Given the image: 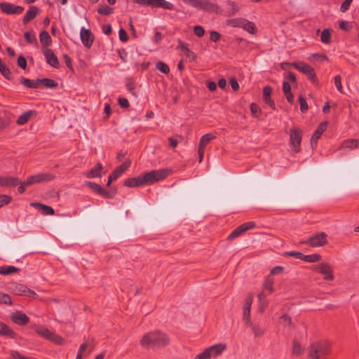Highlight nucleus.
I'll use <instances>...</instances> for the list:
<instances>
[{
    "mask_svg": "<svg viewBox=\"0 0 359 359\" xmlns=\"http://www.w3.org/2000/svg\"><path fill=\"white\" fill-rule=\"evenodd\" d=\"M168 343L169 337L168 335L159 330L144 334L140 340V344L147 348L163 347Z\"/></svg>",
    "mask_w": 359,
    "mask_h": 359,
    "instance_id": "1",
    "label": "nucleus"
},
{
    "mask_svg": "<svg viewBox=\"0 0 359 359\" xmlns=\"http://www.w3.org/2000/svg\"><path fill=\"white\" fill-rule=\"evenodd\" d=\"M330 344L327 341H317L311 344L309 348L310 359H319L330 353Z\"/></svg>",
    "mask_w": 359,
    "mask_h": 359,
    "instance_id": "2",
    "label": "nucleus"
},
{
    "mask_svg": "<svg viewBox=\"0 0 359 359\" xmlns=\"http://www.w3.org/2000/svg\"><path fill=\"white\" fill-rule=\"evenodd\" d=\"M142 175L145 184H151L165 179L169 175V171L166 169L154 170Z\"/></svg>",
    "mask_w": 359,
    "mask_h": 359,
    "instance_id": "3",
    "label": "nucleus"
},
{
    "mask_svg": "<svg viewBox=\"0 0 359 359\" xmlns=\"http://www.w3.org/2000/svg\"><path fill=\"white\" fill-rule=\"evenodd\" d=\"M133 2L153 8H163L170 11L174 9L173 4L165 0H133Z\"/></svg>",
    "mask_w": 359,
    "mask_h": 359,
    "instance_id": "4",
    "label": "nucleus"
},
{
    "mask_svg": "<svg viewBox=\"0 0 359 359\" xmlns=\"http://www.w3.org/2000/svg\"><path fill=\"white\" fill-rule=\"evenodd\" d=\"M292 65L298 71L306 74L313 83H316V73L312 67L304 62H293L292 63Z\"/></svg>",
    "mask_w": 359,
    "mask_h": 359,
    "instance_id": "5",
    "label": "nucleus"
},
{
    "mask_svg": "<svg viewBox=\"0 0 359 359\" xmlns=\"http://www.w3.org/2000/svg\"><path fill=\"white\" fill-rule=\"evenodd\" d=\"M302 137V131L299 128H292L290 130V144L295 153L300 151Z\"/></svg>",
    "mask_w": 359,
    "mask_h": 359,
    "instance_id": "6",
    "label": "nucleus"
},
{
    "mask_svg": "<svg viewBox=\"0 0 359 359\" xmlns=\"http://www.w3.org/2000/svg\"><path fill=\"white\" fill-rule=\"evenodd\" d=\"M304 243L313 248L323 246L327 243V235L324 232L318 233Z\"/></svg>",
    "mask_w": 359,
    "mask_h": 359,
    "instance_id": "7",
    "label": "nucleus"
},
{
    "mask_svg": "<svg viewBox=\"0 0 359 359\" xmlns=\"http://www.w3.org/2000/svg\"><path fill=\"white\" fill-rule=\"evenodd\" d=\"M256 226L255 222H248L242 224L241 225L236 227L228 236L229 240H233L235 238L241 236L245 231L254 229Z\"/></svg>",
    "mask_w": 359,
    "mask_h": 359,
    "instance_id": "8",
    "label": "nucleus"
},
{
    "mask_svg": "<svg viewBox=\"0 0 359 359\" xmlns=\"http://www.w3.org/2000/svg\"><path fill=\"white\" fill-rule=\"evenodd\" d=\"M315 268L323 276L325 280H332L334 279L333 270L331 265L327 262L320 263Z\"/></svg>",
    "mask_w": 359,
    "mask_h": 359,
    "instance_id": "9",
    "label": "nucleus"
},
{
    "mask_svg": "<svg viewBox=\"0 0 359 359\" xmlns=\"http://www.w3.org/2000/svg\"><path fill=\"white\" fill-rule=\"evenodd\" d=\"M0 8L4 13L8 15L20 14L24 11L22 6H16L11 3H1Z\"/></svg>",
    "mask_w": 359,
    "mask_h": 359,
    "instance_id": "10",
    "label": "nucleus"
},
{
    "mask_svg": "<svg viewBox=\"0 0 359 359\" xmlns=\"http://www.w3.org/2000/svg\"><path fill=\"white\" fill-rule=\"evenodd\" d=\"M84 184L86 186L88 187L90 189H92L94 192L98 194L99 195L106 198H111L114 196L113 194L110 193L109 191H105L98 184L91 182L90 181H86Z\"/></svg>",
    "mask_w": 359,
    "mask_h": 359,
    "instance_id": "11",
    "label": "nucleus"
},
{
    "mask_svg": "<svg viewBox=\"0 0 359 359\" xmlns=\"http://www.w3.org/2000/svg\"><path fill=\"white\" fill-rule=\"evenodd\" d=\"M80 36L83 44L88 48H90L94 39L92 32L89 29L82 27L81 29Z\"/></svg>",
    "mask_w": 359,
    "mask_h": 359,
    "instance_id": "12",
    "label": "nucleus"
},
{
    "mask_svg": "<svg viewBox=\"0 0 359 359\" xmlns=\"http://www.w3.org/2000/svg\"><path fill=\"white\" fill-rule=\"evenodd\" d=\"M11 319L13 323L19 325H25L29 321V317L21 311L12 313L11 315Z\"/></svg>",
    "mask_w": 359,
    "mask_h": 359,
    "instance_id": "13",
    "label": "nucleus"
},
{
    "mask_svg": "<svg viewBox=\"0 0 359 359\" xmlns=\"http://www.w3.org/2000/svg\"><path fill=\"white\" fill-rule=\"evenodd\" d=\"M43 54L48 65L55 68H59L60 63L55 54L51 49H44Z\"/></svg>",
    "mask_w": 359,
    "mask_h": 359,
    "instance_id": "14",
    "label": "nucleus"
},
{
    "mask_svg": "<svg viewBox=\"0 0 359 359\" xmlns=\"http://www.w3.org/2000/svg\"><path fill=\"white\" fill-rule=\"evenodd\" d=\"M196 8L203 9L206 11L218 12V6L208 0H198Z\"/></svg>",
    "mask_w": 359,
    "mask_h": 359,
    "instance_id": "15",
    "label": "nucleus"
},
{
    "mask_svg": "<svg viewBox=\"0 0 359 359\" xmlns=\"http://www.w3.org/2000/svg\"><path fill=\"white\" fill-rule=\"evenodd\" d=\"M20 180L11 176H0V187H12L18 185Z\"/></svg>",
    "mask_w": 359,
    "mask_h": 359,
    "instance_id": "16",
    "label": "nucleus"
},
{
    "mask_svg": "<svg viewBox=\"0 0 359 359\" xmlns=\"http://www.w3.org/2000/svg\"><path fill=\"white\" fill-rule=\"evenodd\" d=\"M177 49L182 51L184 53L185 56L190 61H194L196 60V54L188 48V44L183 42L182 41H181V40L178 41V46L177 47Z\"/></svg>",
    "mask_w": 359,
    "mask_h": 359,
    "instance_id": "17",
    "label": "nucleus"
},
{
    "mask_svg": "<svg viewBox=\"0 0 359 359\" xmlns=\"http://www.w3.org/2000/svg\"><path fill=\"white\" fill-rule=\"evenodd\" d=\"M328 123L327 121L322 122L318 126V128L314 132L311 138V144L312 147L316 144L318 140L320 137L322 133L327 129Z\"/></svg>",
    "mask_w": 359,
    "mask_h": 359,
    "instance_id": "18",
    "label": "nucleus"
},
{
    "mask_svg": "<svg viewBox=\"0 0 359 359\" xmlns=\"http://www.w3.org/2000/svg\"><path fill=\"white\" fill-rule=\"evenodd\" d=\"M123 184L128 187H137L145 185L143 175L142 174L137 177L126 179Z\"/></svg>",
    "mask_w": 359,
    "mask_h": 359,
    "instance_id": "19",
    "label": "nucleus"
},
{
    "mask_svg": "<svg viewBox=\"0 0 359 359\" xmlns=\"http://www.w3.org/2000/svg\"><path fill=\"white\" fill-rule=\"evenodd\" d=\"M252 299L251 296H248L245 299V304L243 308V320L245 321V323H250V309L252 305Z\"/></svg>",
    "mask_w": 359,
    "mask_h": 359,
    "instance_id": "20",
    "label": "nucleus"
},
{
    "mask_svg": "<svg viewBox=\"0 0 359 359\" xmlns=\"http://www.w3.org/2000/svg\"><path fill=\"white\" fill-rule=\"evenodd\" d=\"M39 11V9L36 6H30L22 19L23 23L27 24L29 21L34 20L38 15Z\"/></svg>",
    "mask_w": 359,
    "mask_h": 359,
    "instance_id": "21",
    "label": "nucleus"
},
{
    "mask_svg": "<svg viewBox=\"0 0 359 359\" xmlns=\"http://www.w3.org/2000/svg\"><path fill=\"white\" fill-rule=\"evenodd\" d=\"M226 348V344H217L213 346H211L206 349L210 356H217L220 355Z\"/></svg>",
    "mask_w": 359,
    "mask_h": 359,
    "instance_id": "22",
    "label": "nucleus"
},
{
    "mask_svg": "<svg viewBox=\"0 0 359 359\" xmlns=\"http://www.w3.org/2000/svg\"><path fill=\"white\" fill-rule=\"evenodd\" d=\"M247 326L251 328L252 332L255 337H261L265 332V328L259 324L253 323L250 321V323L245 324Z\"/></svg>",
    "mask_w": 359,
    "mask_h": 359,
    "instance_id": "23",
    "label": "nucleus"
},
{
    "mask_svg": "<svg viewBox=\"0 0 359 359\" xmlns=\"http://www.w3.org/2000/svg\"><path fill=\"white\" fill-rule=\"evenodd\" d=\"M31 205L36 208H39L42 214L44 215H53L55 213L53 208L46 205L39 203H32Z\"/></svg>",
    "mask_w": 359,
    "mask_h": 359,
    "instance_id": "24",
    "label": "nucleus"
},
{
    "mask_svg": "<svg viewBox=\"0 0 359 359\" xmlns=\"http://www.w3.org/2000/svg\"><path fill=\"white\" fill-rule=\"evenodd\" d=\"M130 165V161H126L119 166H118L111 174L116 180L119 177Z\"/></svg>",
    "mask_w": 359,
    "mask_h": 359,
    "instance_id": "25",
    "label": "nucleus"
},
{
    "mask_svg": "<svg viewBox=\"0 0 359 359\" xmlns=\"http://www.w3.org/2000/svg\"><path fill=\"white\" fill-rule=\"evenodd\" d=\"M40 79L36 80H32L26 78H22L20 83L27 88H37L40 85Z\"/></svg>",
    "mask_w": 359,
    "mask_h": 359,
    "instance_id": "26",
    "label": "nucleus"
},
{
    "mask_svg": "<svg viewBox=\"0 0 359 359\" xmlns=\"http://www.w3.org/2000/svg\"><path fill=\"white\" fill-rule=\"evenodd\" d=\"M102 169V165L101 163H98L96 165V167L95 168L91 169L90 171H88L86 176L88 178H93V177H100L102 176L101 170Z\"/></svg>",
    "mask_w": 359,
    "mask_h": 359,
    "instance_id": "27",
    "label": "nucleus"
},
{
    "mask_svg": "<svg viewBox=\"0 0 359 359\" xmlns=\"http://www.w3.org/2000/svg\"><path fill=\"white\" fill-rule=\"evenodd\" d=\"M215 138V136L211 133L203 135L200 139L198 147L205 149V146Z\"/></svg>",
    "mask_w": 359,
    "mask_h": 359,
    "instance_id": "28",
    "label": "nucleus"
},
{
    "mask_svg": "<svg viewBox=\"0 0 359 359\" xmlns=\"http://www.w3.org/2000/svg\"><path fill=\"white\" fill-rule=\"evenodd\" d=\"M19 271H20V269L17 268L14 266H0V275H3V276H9L12 273L18 272Z\"/></svg>",
    "mask_w": 359,
    "mask_h": 359,
    "instance_id": "29",
    "label": "nucleus"
},
{
    "mask_svg": "<svg viewBox=\"0 0 359 359\" xmlns=\"http://www.w3.org/2000/svg\"><path fill=\"white\" fill-rule=\"evenodd\" d=\"M0 334L11 338L15 337V332L4 323H0Z\"/></svg>",
    "mask_w": 359,
    "mask_h": 359,
    "instance_id": "30",
    "label": "nucleus"
},
{
    "mask_svg": "<svg viewBox=\"0 0 359 359\" xmlns=\"http://www.w3.org/2000/svg\"><path fill=\"white\" fill-rule=\"evenodd\" d=\"M34 112L33 111H28L23 113L16 120L17 124H18V125L25 124L31 118V117L34 114Z\"/></svg>",
    "mask_w": 359,
    "mask_h": 359,
    "instance_id": "31",
    "label": "nucleus"
},
{
    "mask_svg": "<svg viewBox=\"0 0 359 359\" xmlns=\"http://www.w3.org/2000/svg\"><path fill=\"white\" fill-rule=\"evenodd\" d=\"M34 176L38 183L49 182L55 178V176L50 173H39Z\"/></svg>",
    "mask_w": 359,
    "mask_h": 359,
    "instance_id": "32",
    "label": "nucleus"
},
{
    "mask_svg": "<svg viewBox=\"0 0 359 359\" xmlns=\"http://www.w3.org/2000/svg\"><path fill=\"white\" fill-rule=\"evenodd\" d=\"M39 39L41 44L44 46H48L52 43L50 34L47 31H42L39 35Z\"/></svg>",
    "mask_w": 359,
    "mask_h": 359,
    "instance_id": "33",
    "label": "nucleus"
},
{
    "mask_svg": "<svg viewBox=\"0 0 359 359\" xmlns=\"http://www.w3.org/2000/svg\"><path fill=\"white\" fill-rule=\"evenodd\" d=\"M35 332L39 334L40 336L46 338V339H49L50 337L52 334V332L49 330L48 328L43 326H39L35 329Z\"/></svg>",
    "mask_w": 359,
    "mask_h": 359,
    "instance_id": "34",
    "label": "nucleus"
},
{
    "mask_svg": "<svg viewBox=\"0 0 359 359\" xmlns=\"http://www.w3.org/2000/svg\"><path fill=\"white\" fill-rule=\"evenodd\" d=\"M273 283L274 279L271 276H269L266 278L263 287L264 290H268L269 293H272L273 292Z\"/></svg>",
    "mask_w": 359,
    "mask_h": 359,
    "instance_id": "35",
    "label": "nucleus"
},
{
    "mask_svg": "<svg viewBox=\"0 0 359 359\" xmlns=\"http://www.w3.org/2000/svg\"><path fill=\"white\" fill-rule=\"evenodd\" d=\"M40 84H43L47 88H54L58 86V83L51 79H41L39 80Z\"/></svg>",
    "mask_w": 359,
    "mask_h": 359,
    "instance_id": "36",
    "label": "nucleus"
},
{
    "mask_svg": "<svg viewBox=\"0 0 359 359\" xmlns=\"http://www.w3.org/2000/svg\"><path fill=\"white\" fill-rule=\"evenodd\" d=\"M359 140L354 139H348L343 142L341 147L350 149H355L358 147Z\"/></svg>",
    "mask_w": 359,
    "mask_h": 359,
    "instance_id": "37",
    "label": "nucleus"
},
{
    "mask_svg": "<svg viewBox=\"0 0 359 359\" xmlns=\"http://www.w3.org/2000/svg\"><path fill=\"white\" fill-rule=\"evenodd\" d=\"M243 29L249 32L251 34H255L257 32V29L255 26V25L250 21L245 20Z\"/></svg>",
    "mask_w": 359,
    "mask_h": 359,
    "instance_id": "38",
    "label": "nucleus"
},
{
    "mask_svg": "<svg viewBox=\"0 0 359 359\" xmlns=\"http://www.w3.org/2000/svg\"><path fill=\"white\" fill-rule=\"evenodd\" d=\"M246 19L244 18H233L228 21V24L233 27H242L245 22Z\"/></svg>",
    "mask_w": 359,
    "mask_h": 359,
    "instance_id": "39",
    "label": "nucleus"
},
{
    "mask_svg": "<svg viewBox=\"0 0 359 359\" xmlns=\"http://www.w3.org/2000/svg\"><path fill=\"white\" fill-rule=\"evenodd\" d=\"M320 258L321 256L319 254L304 255L302 260L309 263H314L319 261Z\"/></svg>",
    "mask_w": 359,
    "mask_h": 359,
    "instance_id": "40",
    "label": "nucleus"
},
{
    "mask_svg": "<svg viewBox=\"0 0 359 359\" xmlns=\"http://www.w3.org/2000/svg\"><path fill=\"white\" fill-rule=\"evenodd\" d=\"M320 41L323 43H330L331 42V35L330 29H325L323 30L320 35Z\"/></svg>",
    "mask_w": 359,
    "mask_h": 359,
    "instance_id": "41",
    "label": "nucleus"
},
{
    "mask_svg": "<svg viewBox=\"0 0 359 359\" xmlns=\"http://www.w3.org/2000/svg\"><path fill=\"white\" fill-rule=\"evenodd\" d=\"M156 68L163 74H168L170 72V68L165 62L158 61L156 64Z\"/></svg>",
    "mask_w": 359,
    "mask_h": 359,
    "instance_id": "42",
    "label": "nucleus"
},
{
    "mask_svg": "<svg viewBox=\"0 0 359 359\" xmlns=\"http://www.w3.org/2000/svg\"><path fill=\"white\" fill-rule=\"evenodd\" d=\"M228 15H235L239 10L238 6L233 1H228Z\"/></svg>",
    "mask_w": 359,
    "mask_h": 359,
    "instance_id": "43",
    "label": "nucleus"
},
{
    "mask_svg": "<svg viewBox=\"0 0 359 359\" xmlns=\"http://www.w3.org/2000/svg\"><path fill=\"white\" fill-rule=\"evenodd\" d=\"M303 352V348L302 347L301 344L297 341H293V346H292V353L295 355H299Z\"/></svg>",
    "mask_w": 359,
    "mask_h": 359,
    "instance_id": "44",
    "label": "nucleus"
},
{
    "mask_svg": "<svg viewBox=\"0 0 359 359\" xmlns=\"http://www.w3.org/2000/svg\"><path fill=\"white\" fill-rule=\"evenodd\" d=\"M48 340L54 342L57 345H62L65 343V339L61 336L53 332L52 333Z\"/></svg>",
    "mask_w": 359,
    "mask_h": 359,
    "instance_id": "45",
    "label": "nucleus"
},
{
    "mask_svg": "<svg viewBox=\"0 0 359 359\" xmlns=\"http://www.w3.org/2000/svg\"><path fill=\"white\" fill-rule=\"evenodd\" d=\"M0 72L6 79L11 80L12 79V74L4 63L0 67Z\"/></svg>",
    "mask_w": 359,
    "mask_h": 359,
    "instance_id": "46",
    "label": "nucleus"
},
{
    "mask_svg": "<svg viewBox=\"0 0 359 359\" xmlns=\"http://www.w3.org/2000/svg\"><path fill=\"white\" fill-rule=\"evenodd\" d=\"M114 8L108 6H103L97 9V13L103 15H109L113 13Z\"/></svg>",
    "mask_w": 359,
    "mask_h": 359,
    "instance_id": "47",
    "label": "nucleus"
},
{
    "mask_svg": "<svg viewBox=\"0 0 359 359\" xmlns=\"http://www.w3.org/2000/svg\"><path fill=\"white\" fill-rule=\"evenodd\" d=\"M27 287L22 285V284H18L15 286V288L13 289L15 293L18 295H24L25 294V290H27Z\"/></svg>",
    "mask_w": 359,
    "mask_h": 359,
    "instance_id": "48",
    "label": "nucleus"
},
{
    "mask_svg": "<svg viewBox=\"0 0 359 359\" xmlns=\"http://www.w3.org/2000/svg\"><path fill=\"white\" fill-rule=\"evenodd\" d=\"M299 102L300 105V110L302 113H304L308 109V104L306 100L302 95L299 96Z\"/></svg>",
    "mask_w": 359,
    "mask_h": 359,
    "instance_id": "49",
    "label": "nucleus"
},
{
    "mask_svg": "<svg viewBox=\"0 0 359 359\" xmlns=\"http://www.w3.org/2000/svg\"><path fill=\"white\" fill-rule=\"evenodd\" d=\"M0 304H11L12 302L11 297L7 294L0 292Z\"/></svg>",
    "mask_w": 359,
    "mask_h": 359,
    "instance_id": "50",
    "label": "nucleus"
},
{
    "mask_svg": "<svg viewBox=\"0 0 359 359\" xmlns=\"http://www.w3.org/2000/svg\"><path fill=\"white\" fill-rule=\"evenodd\" d=\"M285 255L287 256V257H294L298 259L302 260L304 254L300 252L292 251V252H286L285 253Z\"/></svg>",
    "mask_w": 359,
    "mask_h": 359,
    "instance_id": "51",
    "label": "nucleus"
},
{
    "mask_svg": "<svg viewBox=\"0 0 359 359\" xmlns=\"http://www.w3.org/2000/svg\"><path fill=\"white\" fill-rule=\"evenodd\" d=\"M334 84L337 90L340 93H343V88L341 85V78L339 75H337L334 77Z\"/></svg>",
    "mask_w": 359,
    "mask_h": 359,
    "instance_id": "52",
    "label": "nucleus"
},
{
    "mask_svg": "<svg viewBox=\"0 0 359 359\" xmlns=\"http://www.w3.org/2000/svg\"><path fill=\"white\" fill-rule=\"evenodd\" d=\"M11 201V198L7 195H0V208L8 204Z\"/></svg>",
    "mask_w": 359,
    "mask_h": 359,
    "instance_id": "53",
    "label": "nucleus"
},
{
    "mask_svg": "<svg viewBox=\"0 0 359 359\" xmlns=\"http://www.w3.org/2000/svg\"><path fill=\"white\" fill-rule=\"evenodd\" d=\"M18 65L22 69H25L27 67V61L24 56L20 55L17 60Z\"/></svg>",
    "mask_w": 359,
    "mask_h": 359,
    "instance_id": "54",
    "label": "nucleus"
},
{
    "mask_svg": "<svg viewBox=\"0 0 359 359\" xmlns=\"http://www.w3.org/2000/svg\"><path fill=\"white\" fill-rule=\"evenodd\" d=\"M352 2H353V0H344L340 6V11L342 13H344L346 11H348L349 8V6Z\"/></svg>",
    "mask_w": 359,
    "mask_h": 359,
    "instance_id": "55",
    "label": "nucleus"
},
{
    "mask_svg": "<svg viewBox=\"0 0 359 359\" xmlns=\"http://www.w3.org/2000/svg\"><path fill=\"white\" fill-rule=\"evenodd\" d=\"M258 298L260 302V306L264 309L266 306L265 293L264 292L259 293L258 294Z\"/></svg>",
    "mask_w": 359,
    "mask_h": 359,
    "instance_id": "56",
    "label": "nucleus"
},
{
    "mask_svg": "<svg viewBox=\"0 0 359 359\" xmlns=\"http://www.w3.org/2000/svg\"><path fill=\"white\" fill-rule=\"evenodd\" d=\"M194 34L198 37H201L202 36L204 35V33H205L204 29L203 28V27H201L200 25L195 26L194 29Z\"/></svg>",
    "mask_w": 359,
    "mask_h": 359,
    "instance_id": "57",
    "label": "nucleus"
},
{
    "mask_svg": "<svg viewBox=\"0 0 359 359\" xmlns=\"http://www.w3.org/2000/svg\"><path fill=\"white\" fill-rule=\"evenodd\" d=\"M24 37L26 39V41L29 43H32L36 41L35 36L32 35L29 32H27L24 34Z\"/></svg>",
    "mask_w": 359,
    "mask_h": 359,
    "instance_id": "58",
    "label": "nucleus"
},
{
    "mask_svg": "<svg viewBox=\"0 0 359 359\" xmlns=\"http://www.w3.org/2000/svg\"><path fill=\"white\" fill-rule=\"evenodd\" d=\"M250 110H251L252 114L255 116H258L259 113H260L259 107L257 104H255V103H252L251 104V105H250Z\"/></svg>",
    "mask_w": 359,
    "mask_h": 359,
    "instance_id": "59",
    "label": "nucleus"
},
{
    "mask_svg": "<svg viewBox=\"0 0 359 359\" xmlns=\"http://www.w3.org/2000/svg\"><path fill=\"white\" fill-rule=\"evenodd\" d=\"M119 39L121 41L126 42L128 40V36L126 30L123 28H121L118 32Z\"/></svg>",
    "mask_w": 359,
    "mask_h": 359,
    "instance_id": "60",
    "label": "nucleus"
},
{
    "mask_svg": "<svg viewBox=\"0 0 359 359\" xmlns=\"http://www.w3.org/2000/svg\"><path fill=\"white\" fill-rule=\"evenodd\" d=\"M283 267L280 266H275L273 267L271 270V273H270V275L271 276V275H278V274H280L283 273Z\"/></svg>",
    "mask_w": 359,
    "mask_h": 359,
    "instance_id": "61",
    "label": "nucleus"
},
{
    "mask_svg": "<svg viewBox=\"0 0 359 359\" xmlns=\"http://www.w3.org/2000/svg\"><path fill=\"white\" fill-rule=\"evenodd\" d=\"M210 355L208 353V351L205 349L202 353L197 355L195 359H210Z\"/></svg>",
    "mask_w": 359,
    "mask_h": 359,
    "instance_id": "62",
    "label": "nucleus"
},
{
    "mask_svg": "<svg viewBox=\"0 0 359 359\" xmlns=\"http://www.w3.org/2000/svg\"><path fill=\"white\" fill-rule=\"evenodd\" d=\"M118 102L122 108H128L129 107V102L126 98L120 97L118 98Z\"/></svg>",
    "mask_w": 359,
    "mask_h": 359,
    "instance_id": "63",
    "label": "nucleus"
},
{
    "mask_svg": "<svg viewBox=\"0 0 359 359\" xmlns=\"http://www.w3.org/2000/svg\"><path fill=\"white\" fill-rule=\"evenodd\" d=\"M9 354L11 359H21L22 355L17 351H10Z\"/></svg>",
    "mask_w": 359,
    "mask_h": 359,
    "instance_id": "64",
    "label": "nucleus"
}]
</instances>
